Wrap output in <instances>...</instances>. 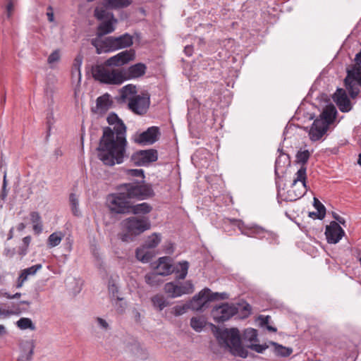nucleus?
Returning <instances> with one entry per match:
<instances>
[{"label":"nucleus","instance_id":"1","mask_svg":"<svg viewBox=\"0 0 361 361\" xmlns=\"http://www.w3.org/2000/svg\"><path fill=\"white\" fill-rule=\"evenodd\" d=\"M124 131V128H122ZM119 130L117 134H114L109 128H103V135L99 140L97 147L98 158L102 163L109 166L121 164L127 157L126 148L128 142L126 134Z\"/></svg>","mask_w":361,"mask_h":361},{"label":"nucleus","instance_id":"2","mask_svg":"<svg viewBox=\"0 0 361 361\" xmlns=\"http://www.w3.org/2000/svg\"><path fill=\"white\" fill-rule=\"evenodd\" d=\"M215 336L221 346L228 348L233 355L243 358H246L248 356L246 345L258 341L257 331L252 328L246 329L243 332V341L245 346L241 343L240 332L237 329L232 328L224 330L219 329L216 331Z\"/></svg>","mask_w":361,"mask_h":361},{"label":"nucleus","instance_id":"3","mask_svg":"<svg viewBox=\"0 0 361 361\" xmlns=\"http://www.w3.org/2000/svg\"><path fill=\"white\" fill-rule=\"evenodd\" d=\"M136 86L127 85L121 90V99L123 102H128L130 110L138 115L145 114L150 104V95L148 92L136 94Z\"/></svg>","mask_w":361,"mask_h":361},{"label":"nucleus","instance_id":"4","mask_svg":"<svg viewBox=\"0 0 361 361\" xmlns=\"http://www.w3.org/2000/svg\"><path fill=\"white\" fill-rule=\"evenodd\" d=\"M337 110L332 105L326 106L319 117L316 118L310 128L309 135L312 141H317L326 133L329 126L333 123L336 119Z\"/></svg>","mask_w":361,"mask_h":361},{"label":"nucleus","instance_id":"5","mask_svg":"<svg viewBox=\"0 0 361 361\" xmlns=\"http://www.w3.org/2000/svg\"><path fill=\"white\" fill-rule=\"evenodd\" d=\"M133 43V37L128 33H125L119 37H107L103 40L94 39L92 44L94 46L97 53H107L120 49L130 47Z\"/></svg>","mask_w":361,"mask_h":361},{"label":"nucleus","instance_id":"6","mask_svg":"<svg viewBox=\"0 0 361 361\" xmlns=\"http://www.w3.org/2000/svg\"><path fill=\"white\" fill-rule=\"evenodd\" d=\"M118 190L124 192L129 200L132 199L143 200L154 195L152 185L145 183L143 180L121 184L118 187Z\"/></svg>","mask_w":361,"mask_h":361},{"label":"nucleus","instance_id":"7","mask_svg":"<svg viewBox=\"0 0 361 361\" xmlns=\"http://www.w3.org/2000/svg\"><path fill=\"white\" fill-rule=\"evenodd\" d=\"M92 73L96 80L105 84L120 85L125 81L123 71L111 70L105 64L92 67Z\"/></svg>","mask_w":361,"mask_h":361},{"label":"nucleus","instance_id":"8","mask_svg":"<svg viewBox=\"0 0 361 361\" xmlns=\"http://www.w3.org/2000/svg\"><path fill=\"white\" fill-rule=\"evenodd\" d=\"M230 221L238 227L242 234L247 237L266 239L270 244L276 243L277 241V235L274 233L267 231L261 226L257 225L245 226L243 222L238 219Z\"/></svg>","mask_w":361,"mask_h":361},{"label":"nucleus","instance_id":"9","mask_svg":"<svg viewBox=\"0 0 361 361\" xmlns=\"http://www.w3.org/2000/svg\"><path fill=\"white\" fill-rule=\"evenodd\" d=\"M306 171L305 166H300L295 174V178L291 184L290 188L287 192V199L290 201H295L305 195L307 191L306 185Z\"/></svg>","mask_w":361,"mask_h":361},{"label":"nucleus","instance_id":"10","mask_svg":"<svg viewBox=\"0 0 361 361\" xmlns=\"http://www.w3.org/2000/svg\"><path fill=\"white\" fill-rule=\"evenodd\" d=\"M123 227L127 233L123 235L121 239L127 241L130 236L138 235L151 228V223L147 218L132 216L123 221Z\"/></svg>","mask_w":361,"mask_h":361},{"label":"nucleus","instance_id":"11","mask_svg":"<svg viewBox=\"0 0 361 361\" xmlns=\"http://www.w3.org/2000/svg\"><path fill=\"white\" fill-rule=\"evenodd\" d=\"M344 85L350 98L355 99L361 90V66H352L347 70Z\"/></svg>","mask_w":361,"mask_h":361},{"label":"nucleus","instance_id":"12","mask_svg":"<svg viewBox=\"0 0 361 361\" xmlns=\"http://www.w3.org/2000/svg\"><path fill=\"white\" fill-rule=\"evenodd\" d=\"M94 16L102 21L97 28L99 36H102L114 31V25L117 23V19L114 18L111 12L108 11L103 7H97L94 10Z\"/></svg>","mask_w":361,"mask_h":361},{"label":"nucleus","instance_id":"13","mask_svg":"<svg viewBox=\"0 0 361 361\" xmlns=\"http://www.w3.org/2000/svg\"><path fill=\"white\" fill-rule=\"evenodd\" d=\"M161 234L157 233H153L149 235L145 241V243L141 247L136 249L135 256L137 260L142 263H147L151 261L154 257L152 252L148 250L156 247L161 242Z\"/></svg>","mask_w":361,"mask_h":361},{"label":"nucleus","instance_id":"14","mask_svg":"<svg viewBox=\"0 0 361 361\" xmlns=\"http://www.w3.org/2000/svg\"><path fill=\"white\" fill-rule=\"evenodd\" d=\"M107 200L109 207L111 212L117 214L130 212V201L122 191L118 190V192L110 195Z\"/></svg>","mask_w":361,"mask_h":361},{"label":"nucleus","instance_id":"15","mask_svg":"<svg viewBox=\"0 0 361 361\" xmlns=\"http://www.w3.org/2000/svg\"><path fill=\"white\" fill-rule=\"evenodd\" d=\"M194 287L190 281H187L183 284H178L176 282L166 283L164 286V291L171 298L180 297L185 294L192 293Z\"/></svg>","mask_w":361,"mask_h":361},{"label":"nucleus","instance_id":"16","mask_svg":"<svg viewBox=\"0 0 361 361\" xmlns=\"http://www.w3.org/2000/svg\"><path fill=\"white\" fill-rule=\"evenodd\" d=\"M218 293H211L209 288H205L195 295L189 303V307L194 310H202L208 302L217 298Z\"/></svg>","mask_w":361,"mask_h":361},{"label":"nucleus","instance_id":"17","mask_svg":"<svg viewBox=\"0 0 361 361\" xmlns=\"http://www.w3.org/2000/svg\"><path fill=\"white\" fill-rule=\"evenodd\" d=\"M157 159V151L154 149L139 150L131 156V161L136 166H146L151 162L156 161Z\"/></svg>","mask_w":361,"mask_h":361},{"label":"nucleus","instance_id":"18","mask_svg":"<svg viewBox=\"0 0 361 361\" xmlns=\"http://www.w3.org/2000/svg\"><path fill=\"white\" fill-rule=\"evenodd\" d=\"M238 313V308L234 305L224 303L216 307L212 310L214 319L217 322H223L228 320L231 317Z\"/></svg>","mask_w":361,"mask_h":361},{"label":"nucleus","instance_id":"19","mask_svg":"<svg viewBox=\"0 0 361 361\" xmlns=\"http://www.w3.org/2000/svg\"><path fill=\"white\" fill-rule=\"evenodd\" d=\"M160 136L159 128L157 126H152L147 129V130L135 135L134 141L140 145H152L157 142Z\"/></svg>","mask_w":361,"mask_h":361},{"label":"nucleus","instance_id":"20","mask_svg":"<svg viewBox=\"0 0 361 361\" xmlns=\"http://www.w3.org/2000/svg\"><path fill=\"white\" fill-rule=\"evenodd\" d=\"M135 58V51L133 49L123 51L115 56L108 59L105 65L109 67L121 66L126 64Z\"/></svg>","mask_w":361,"mask_h":361},{"label":"nucleus","instance_id":"21","mask_svg":"<svg viewBox=\"0 0 361 361\" xmlns=\"http://www.w3.org/2000/svg\"><path fill=\"white\" fill-rule=\"evenodd\" d=\"M346 89L338 88L334 94V100L341 112H349L353 109V104L347 94Z\"/></svg>","mask_w":361,"mask_h":361},{"label":"nucleus","instance_id":"22","mask_svg":"<svg viewBox=\"0 0 361 361\" xmlns=\"http://www.w3.org/2000/svg\"><path fill=\"white\" fill-rule=\"evenodd\" d=\"M325 235L329 243L336 244L345 235V231L336 221H334L326 226Z\"/></svg>","mask_w":361,"mask_h":361},{"label":"nucleus","instance_id":"23","mask_svg":"<svg viewBox=\"0 0 361 361\" xmlns=\"http://www.w3.org/2000/svg\"><path fill=\"white\" fill-rule=\"evenodd\" d=\"M147 70V66L142 63H137L130 66L126 70H121L123 75L125 77V80L137 78L145 75Z\"/></svg>","mask_w":361,"mask_h":361},{"label":"nucleus","instance_id":"24","mask_svg":"<svg viewBox=\"0 0 361 361\" xmlns=\"http://www.w3.org/2000/svg\"><path fill=\"white\" fill-rule=\"evenodd\" d=\"M106 120L110 126L108 128L111 130L114 134H117L119 130H121V132L123 133V131L122 128H124V134H126V126L123 121L118 118L116 114L111 113L107 116Z\"/></svg>","mask_w":361,"mask_h":361},{"label":"nucleus","instance_id":"25","mask_svg":"<svg viewBox=\"0 0 361 361\" xmlns=\"http://www.w3.org/2000/svg\"><path fill=\"white\" fill-rule=\"evenodd\" d=\"M35 344L33 340L26 341L21 344L22 353L18 361H30L32 359Z\"/></svg>","mask_w":361,"mask_h":361},{"label":"nucleus","instance_id":"26","mask_svg":"<svg viewBox=\"0 0 361 361\" xmlns=\"http://www.w3.org/2000/svg\"><path fill=\"white\" fill-rule=\"evenodd\" d=\"M131 2V0H104L103 5L106 9H118L128 6Z\"/></svg>","mask_w":361,"mask_h":361},{"label":"nucleus","instance_id":"27","mask_svg":"<svg viewBox=\"0 0 361 361\" xmlns=\"http://www.w3.org/2000/svg\"><path fill=\"white\" fill-rule=\"evenodd\" d=\"M111 104L110 95L107 93L99 97L96 101L97 108L100 111H107L111 107Z\"/></svg>","mask_w":361,"mask_h":361},{"label":"nucleus","instance_id":"28","mask_svg":"<svg viewBox=\"0 0 361 361\" xmlns=\"http://www.w3.org/2000/svg\"><path fill=\"white\" fill-rule=\"evenodd\" d=\"M145 281L151 287H157L163 283L161 276L157 271L147 274L145 276Z\"/></svg>","mask_w":361,"mask_h":361},{"label":"nucleus","instance_id":"29","mask_svg":"<svg viewBox=\"0 0 361 361\" xmlns=\"http://www.w3.org/2000/svg\"><path fill=\"white\" fill-rule=\"evenodd\" d=\"M152 210V207L147 202H142L135 205H131L130 212L134 214H146Z\"/></svg>","mask_w":361,"mask_h":361},{"label":"nucleus","instance_id":"30","mask_svg":"<svg viewBox=\"0 0 361 361\" xmlns=\"http://www.w3.org/2000/svg\"><path fill=\"white\" fill-rule=\"evenodd\" d=\"M166 257H160L159 259L157 272L161 276H167L173 271L172 269V267L170 264L166 263Z\"/></svg>","mask_w":361,"mask_h":361},{"label":"nucleus","instance_id":"31","mask_svg":"<svg viewBox=\"0 0 361 361\" xmlns=\"http://www.w3.org/2000/svg\"><path fill=\"white\" fill-rule=\"evenodd\" d=\"M108 290L109 293L113 299L116 300L117 301H122L123 298H121L118 295V286L115 279L113 278H110L108 281Z\"/></svg>","mask_w":361,"mask_h":361},{"label":"nucleus","instance_id":"32","mask_svg":"<svg viewBox=\"0 0 361 361\" xmlns=\"http://www.w3.org/2000/svg\"><path fill=\"white\" fill-rule=\"evenodd\" d=\"M270 344L274 346V353L278 356L288 357L293 353L292 348L285 347L276 342L271 341Z\"/></svg>","mask_w":361,"mask_h":361},{"label":"nucleus","instance_id":"33","mask_svg":"<svg viewBox=\"0 0 361 361\" xmlns=\"http://www.w3.org/2000/svg\"><path fill=\"white\" fill-rule=\"evenodd\" d=\"M151 300L154 307L157 308L159 311H161L169 304L164 297L160 295L153 296Z\"/></svg>","mask_w":361,"mask_h":361},{"label":"nucleus","instance_id":"34","mask_svg":"<svg viewBox=\"0 0 361 361\" xmlns=\"http://www.w3.org/2000/svg\"><path fill=\"white\" fill-rule=\"evenodd\" d=\"M189 268V263L187 261H183L178 264L176 268V279H184L187 274Z\"/></svg>","mask_w":361,"mask_h":361},{"label":"nucleus","instance_id":"35","mask_svg":"<svg viewBox=\"0 0 361 361\" xmlns=\"http://www.w3.org/2000/svg\"><path fill=\"white\" fill-rule=\"evenodd\" d=\"M310 157V152L307 149H300L296 155V162L298 164H301V166H305V164L307 162Z\"/></svg>","mask_w":361,"mask_h":361},{"label":"nucleus","instance_id":"36","mask_svg":"<svg viewBox=\"0 0 361 361\" xmlns=\"http://www.w3.org/2000/svg\"><path fill=\"white\" fill-rule=\"evenodd\" d=\"M205 324V320L202 317H192L190 319V326L197 332H200Z\"/></svg>","mask_w":361,"mask_h":361},{"label":"nucleus","instance_id":"37","mask_svg":"<svg viewBox=\"0 0 361 361\" xmlns=\"http://www.w3.org/2000/svg\"><path fill=\"white\" fill-rule=\"evenodd\" d=\"M16 324L18 327L23 330L30 329L33 331L35 329V326L30 318L22 317Z\"/></svg>","mask_w":361,"mask_h":361},{"label":"nucleus","instance_id":"38","mask_svg":"<svg viewBox=\"0 0 361 361\" xmlns=\"http://www.w3.org/2000/svg\"><path fill=\"white\" fill-rule=\"evenodd\" d=\"M257 320L259 322V325L262 327H266L267 329L271 332H276L277 329L273 326L269 325V323L271 320V317L269 315H259L257 318Z\"/></svg>","mask_w":361,"mask_h":361},{"label":"nucleus","instance_id":"39","mask_svg":"<svg viewBox=\"0 0 361 361\" xmlns=\"http://www.w3.org/2000/svg\"><path fill=\"white\" fill-rule=\"evenodd\" d=\"M313 205L314 208L318 211L317 219H323L326 215V208L324 205L316 197L313 199Z\"/></svg>","mask_w":361,"mask_h":361},{"label":"nucleus","instance_id":"40","mask_svg":"<svg viewBox=\"0 0 361 361\" xmlns=\"http://www.w3.org/2000/svg\"><path fill=\"white\" fill-rule=\"evenodd\" d=\"M62 240V235L61 233H53L48 238V244L50 247H56L60 244Z\"/></svg>","mask_w":361,"mask_h":361},{"label":"nucleus","instance_id":"41","mask_svg":"<svg viewBox=\"0 0 361 361\" xmlns=\"http://www.w3.org/2000/svg\"><path fill=\"white\" fill-rule=\"evenodd\" d=\"M69 201L71 207V210L75 216L79 215L78 209V199L75 194L71 193L69 196Z\"/></svg>","mask_w":361,"mask_h":361},{"label":"nucleus","instance_id":"42","mask_svg":"<svg viewBox=\"0 0 361 361\" xmlns=\"http://www.w3.org/2000/svg\"><path fill=\"white\" fill-rule=\"evenodd\" d=\"M269 348V345L266 343L264 344H257V343H247L246 345V348H249L253 351H255L258 353H263L265 350Z\"/></svg>","mask_w":361,"mask_h":361},{"label":"nucleus","instance_id":"43","mask_svg":"<svg viewBox=\"0 0 361 361\" xmlns=\"http://www.w3.org/2000/svg\"><path fill=\"white\" fill-rule=\"evenodd\" d=\"M278 151L281 152V155L276 159V161H275V173L276 174H277V171H278L279 168L281 167V163L282 159H284V161H283L284 163L285 162L289 163L288 155L283 153L282 149H281L280 148H279Z\"/></svg>","mask_w":361,"mask_h":361},{"label":"nucleus","instance_id":"44","mask_svg":"<svg viewBox=\"0 0 361 361\" xmlns=\"http://www.w3.org/2000/svg\"><path fill=\"white\" fill-rule=\"evenodd\" d=\"M82 56L78 54L74 59L73 65V73H78L79 77H80V66L82 63Z\"/></svg>","mask_w":361,"mask_h":361},{"label":"nucleus","instance_id":"45","mask_svg":"<svg viewBox=\"0 0 361 361\" xmlns=\"http://www.w3.org/2000/svg\"><path fill=\"white\" fill-rule=\"evenodd\" d=\"M7 187V180H6V170L4 172V178H3V183H2V189L0 193V198L2 200H5L6 197L8 195V191L6 190Z\"/></svg>","mask_w":361,"mask_h":361},{"label":"nucleus","instance_id":"46","mask_svg":"<svg viewBox=\"0 0 361 361\" xmlns=\"http://www.w3.org/2000/svg\"><path fill=\"white\" fill-rule=\"evenodd\" d=\"M189 307V305H176L173 307L172 313L175 316H180L185 313L187 309Z\"/></svg>","mask_w":361,"mask_h":361},{"label":"nucleus","instance_id":"47","mask_svg":"<svg viewBox=\"0 0 361 361\" xmlns=\"http://www.w3.org/2000/svg\"><path fill=\"white\" fill-rule=\"evenodd\" d=\"M42 268V264H35L30 267H28L27 269H25L24 271L28 276H32L35 275L38 270H39Z\"/></svg>","mask_w":361,"mask_h":361},{"label":"nucleus","instance_id":"48","mask_svg":"<svg viewBox=\"0 0 361 361\" xmlns=\"http://www.w3.org/2000/svg\"><path fill=\"white\" fill-rule=\"evenodd\" d=\"M128 174L133 177H140L144 179V171L142 169H129L128 170Z\"/></svg>","mask_w":361,"mask_h":361},{"label":"nucleus","instance_id":"49","mask_svg":"<svg viewBox=\"0 0 361 361\" xmlns=\"http://www.w3.org/2000/svg\"><path fill=\"white\" fill-rule=\"evenodd\" d=\"M27 277H28V275L25 273V271L23 269L18 278V282H17L16 287L18 288H21L23 286L24 282L25 281H27Z\"/></svg>","mask_w":361,"mask_h":361},{"label":"nucleus","instance_id":"50","mask_svg":"<svg viewBox=\"0 0 361 361\" xmlns=\"http://www.w3.org/2000/svg\"><path fill=\"white\" fill-rule=\"evenodd\" d=\"M60 55L58 50L53 51L48 57L47 61L49 64L54 63L59 60Z\"/></svg>","mask_w":361,"mask_h":361},{"label":"nucleus","instance_id":"51","mask_svg":"<svg viewBox=\"0 0 361 361\" xmlns=\"http://www.w3.org/2000/svg\"><path fill=\"white\" fill-rule=\"evenodd\" d=\"M31 222L34 224L41 223V216L37 212H32L30 214Z\"/></svg>","mask_w":361,"mask_h":361},{"label":"nucleus","instance_id":"52","mask_svg":"<svg viewBox=\"0 0 361 361\" xmlns=\"http://www.w3.org/2000/svg\"><path fill=\"white\" fill-rule=\"evenodd\" d=\"M7 1H8V4L6 6V16H7V18H11V16L12 15V12L13 11L15 0H7Z\"/></svg>","mask_w":361,"mask_h":361},{"label":"nucleus","instance_id":"53","mask_svg":"<svg viewBox=\"0 0 361 361\" xmlns=\"http://www.w3.org/2000/svg\"><path fill=\"white\" fill-rule=\"evenodd\" d=\"M97 321L99 324V325L104 329H107L109 328V324L108 323L106 322V320L100 318V317H97Z\"/></svg>","mask_w":361,"mask_h":361},{"label":"nucleus","instance_id":"54","mask_svg":"<svg viewBox=\"0 0 361 361\" xmlns=\"http://www.w3.org/2000/svg\"><path fill=\"white\" fill-rule=\"evenodd\" d=\"M47 18H48V20L49 22H54V12H53V9H52L51 6H49L47 8Z\"/></svg>","mask_w":361,"mask_h":361},{"label":"nucleus","instance_id":"55","mask_svg":"<svg viewBox=\"0 0 361 361\" xmlns=\"http://www.w3.org/2000/svg\"><path fill=\"white\" fill-rule=\"evenodd\" d=\"M28 247H25L24 245L22 244L18 248V254L23 257L27 253Z\"/></svg>","mask_w":361,"mask_h":361},{"label":"nucleus","instance_id":"56","mask_svg":"<svg viewBox=\"0 0 361 361\" xmlns=\"http://www.w3.org/2000/svg\"><path fill=\"white\" fill-rule=\"evenodd\" d=\"M33 231L35 233L39 234L42 231V222L39 224H36L33 225Z\"/></svg>","mask_w":361,"mask_h":361},{"label":"nucleus","instance_id":"57","mask_svg":"<svg viewBox=\"0 0 361 361\" xmlns=\"http://www.w3.org/2000/svg\"><path fill=\"white\" fill-rule=\"evenodd\" d=\"M184 52L188 56H190L193 52V47L191 45H187L184 48Z\"/></svg>","mask_w":361,"mask_h":361},{"label":"nucleus","instance_id":"58","mask_svg":"<svg viewBox=\"0 0 361 361\" xmlns=\"http://www.w3.org/2000/svg\"><path fill=\"white\" fill-rule=\"evenodd\" d=\"M355 64H354L353 66H361V51L355 55Z\"/></svg>","mask_w":361,"mask_h":361},{"label":"nucleus","instance_id":"59","mask_svg":"<svg viewBox=\"0 0 361 361\" xmlns=\"http://www.w3.org/2000/svg\"><path fill=\"white\" fill-rule=\"evenodd\" d=\"M31 242V236L27 235L23 238V245L25 247H29Z\"/></svg>","mask_w":361,"mask_h":361},{"label":"nucleus","instance_id":"60","mask_svg":"<svg viewBox=\"0 0 361 361\" xmlns=\"http://www.w3.org/2000/svg\"><path fill=\"white\" fill-rule=\"evenodd\" d=\"M4 255L7 257H11L14 255V250H11L9 248H6L4 250Z\"/></svg>","mask_w":361,"mask_h":361},{"label":"nucleus","instance_id":"61","mask_svg":"<svg viewBox=\"0 0 361 361\" xmlns=\"http://www.w3.org/2000/svg\"><path fill=\"white\" fill-rule=\"evenodd\" d=\"M63 155V152L61 148H56L54 152V156L56 159H58L59 157Z\"/></svg>","mask_w":361,"mask_h":361},{"label":"nucleus","instance_id":"62","mask_svg":"<svg viewBox=\"0 0 361 361\" xmlns=\"http://www.w3.org/2000/svg\"><path fill=\"white\" fill-rule=\"evenodd\" d=\"M25 224L24 223H20L18 226H17V230L18 231H23L25 228Z\"/></svg>","mask_w":361,"mask_h":361},{"label":"nucleus","instance_id":"63","mask_svg":"<svg viewBox=\"0 0 361 361\" xmlns=\"http://www.w3.org/2000/svg\"><path fill=\"white\" fill-rule=\"evenodd\" d=\"M336 221H338L337 223H338V224H342L343 226H345V227L346 226V225H345V219H344V218H343V217H341H341H339V218L338 219V220H337Z\"/></svg>","mask_w":361,"mask_h":361},{"label":"nucleus","instance_id":"64","mask_svg":"<svg viewBox=\"0 0 361 361\" xmlns=\"http://www.w3.org/2000/svg\"><path fill=\"white\" fill-rule=\"evenodd\" d=\"M13 228H11L8 232V240H11L13 237Z\"/></svg>","mask_w":361,"mask_h":361}]
</instances>
